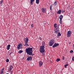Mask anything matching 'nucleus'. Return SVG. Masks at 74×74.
Here are the masks:
<instances>
[{
    "label": "nucleus",
    "mask_w": 74,
    "mask_h": 74,
    "mask_svg": "<svg viewBox=\"0 0 74 74\" xmlns=\"http://www.w3.org/2000/svg\"><path fill=\"white\" fill-rule=\"evenodd\" d=\"M33 48H34L29 47L26 49L25 51L27 55L30 56H33L34 55V54H33Z\"/></svg>",
    "instance_id": "1"
},
{
    "label": "nucleus",
    "mask_w": 74,
    "mask_h": 74,
    "mask_svg": "<svg viewBox=\"0 0 74 74\" xmlns=\"http://www.w3.org/2000/svg\"><path fill=\"white\" fill-rule=\"evenodd\" d=\"M45 46L44 45H42L40 47L39 51L40 53H44L45 52Z\"/></svg>",
    "instance_id": "2"
},
{
    "label": "nucleus",
    "mask_w": 74,
    "mask_h": 74,
    "mask_svg": "<svg viewBox=\"0 0 74 74\" xmlns=\"http://www.w3.org/2000/svg\"><path fill=\"white\" fill-rule=\"evenodd\" d=\"M55 43V40L53 39L50 40V41L49 42V45L50 47H51Z\"/></svg>",
    "instance_id": "3"
},
{
    "label": "nucleus",
    "mask_w": 74,
    "mask_h": 74,
    "mask_svg": "<svg viewBox=\"0 0 74 74\" xmlns=\"http://www.w3.org/2000/svg\"><path fill=\"white\" fill-rule=\"evenodd\" d=\"M28 58H27V61H31L33 59V57L32 56H28Z\"/></svg>",
    "instance_id": "4"
},
{
    "label": "nucleus",
    "mask_w": 74,
    "mask_h": 74,
    "mask_svg": "<svg viewBox=\"0 0 74 74\" xmlns=\"http://www.w3.org/2000/svg\"><path fill=\"white\" fill-rule=\"evenodd\" d=\"M71 34V31H68L67 32V37H70Z\"/></svg>",
    "instance_id": "5"
},
{
    "label": "nucleus",
    "mask_w": 74,
    "mask_h": 74,
    "mask_svg": "<svg viewBox=\"0 0 74 74\" xmlns=\"http://www.w3.org/2000/svg\"><path fill=\"white\" fill-rule=\"evenodd\" d=\"M22 48V45L21 44H18L17 46V49L19 50V49H21Z\"/></svg>",
    "instance_id": "6"
},
{
    "label": "nucleus",
    "mask_w": 74,
    "mask_h": 74,
    "mask_svg": "<svg viewBox=\"0 0 74 74\" xmlns=\"http://www.w3.org/2000/svg\"><path fill=\"white\" fill-rule=\"evenodd\" d=\"M43 13H45L46 12V11L47 10L45 8H43L41 9Z\"/></svg>",
    "instance_id": "7"
},
{
    "label": "nucleus",
    "mask_w": 74,
    "mask_h": 74,
    "mask_svg": "<svg viewBox=\"0 0 74 74\" xmlns=\"http://www.w3.org/2000/svg\"><path fill=\"white\" fill-rule=\"evenodd\" d=\"M39 67H41L42 66V64H43V62L41 61H40L39 62Z\"/></svg>",
    "instance_id": "8"
},
{
    "label": "nucleus",
    "mask_w": 74,
    "mask_h": 74,
    "mask_svg": "<svg viewBox=\"0 0 74 74\" xmlns=\"http://www.w3.org/2000/svg\"><path fill=\"white\" fill-rule=\"evenodd\" d=\"M59 43H55L54 45L53 46V48H55V47H56L57 46H59Z\"/></svg>",
    "instance_id": "9"
},
{
    "label": "nucleus",
    "mask_w": 74,
    "mask_h": 74,
    "mask_svg": "<svg viewBox=\"0 0 74 74\" xmlns=\"http://www.w3.org/2000/svg\"><path fill=\"white\" fill-rule=\"evenodd\" d=\"M24 41H25V42H29V38H25Z\"/></svg>",
    "instance_id": "10"
},
{
    "label": "nucleus",
    "mask_w": 74,
    "mask_h": 74,
    "mask_svg": "<svg viewBox=\"0 0 74 74\" xmlns=\"http://www.w3.org/2000/svg\"><path fill=\"white\" fill-rule=\"evenodd\" d=\"M61 12H62V10H60L57 12V14H60Z\"/></svg>",
    "instance_id": "11"
},
{
    "label": "nucleus",
    "mask_w": 74,
    "mask_h": 74,
    "mask_svg": "<svg viewBox=\"0 0 74 74\" xmlns=\"http://www.w3.org/2000/svg\"><path fill=\"white\" fill-rule=\"evenodd\" d=\"M10 47H11V45H8L7 47V50H9L10 49Z\"/></svg>",
    "instance_id": "12"
},
{
    "label": "nucleus",
    "mask_w": 74,
    "mask_h": 74,
    "mask_svg": "<svg viewBox=\"0 0 74 74\" xmlns=\"http://www.w3.org/2000/svg\"><path fill=\"white\" fill-rule=\"evenodd\" d=\"M61 35L60 33L58 32L57 34V36L58 38H59V36H61Z\"/></svg>",
    "instance_id": "13"
},
{
    "label": "nucleus",
    "mask_w": 74,
    "mask_h": 74,
    "mask_svg": "<svg viewBox=\"0 0 74 74\" xmlns=\"http://www.w3.org/2000/svg\"><path fill=\"white\" fill-rule=\"evenodd\" d=\"M13 69V66L12 65H10L9 68V70H12Z\"/></svg>",
    "instance_id": "14"
},
{
    "label": "nucleus",
    "mask_w": 74,
    "mask_h": 74,
    "mask_svg": "<svg viewBox=\"0 0 74 74\" xmlns=\"http://www.w3.org/2000/svg\"><path fill=\"white\" fill-rule=\"evenodd\" d=\"M54 27L55 28H56V27H57L58 26V24H57L55 23L54 24Z\"/></svg>",
    "instance_id": "15"
},
{
    "label": "nucleus",
    "mask_w": 74,
    "mask_h": 74,
    "mask_svg": "<svg viewBox=\"0 0 74 74\" xmlns=\"http://www.w3.org/2000/svg\"><path fill=\"white\" fill-rule=\"evenodd\" d=\"M3 0H1V1H0V5H1V6H2V5H3Z\"/></svg>",
    "instance_id": "16"
},
{
    "label": "nucleus",
    "mask_w": 74,
    "mask_h": 74,
    "mask_svg": "<svg viewBox=\"0 0 74 74\" xmlns=\"http://www.w3.org/2000/svg\"><path fill=\"white\" fill-rule=\"evenodd\" d=\"M33 1H34V0H30V2L31 5H33Z\"/></svg>",
    "instance_id": "17"
},
{
    "label": "nucleus",
    "mask_w": 74,
    "mask_h": 74,
    "mask_svg": "<svg viewBox=\"0 0 74 74\" xmlns=\"http://www.w3.org/2000/svg\"><path fill=\"white\" fill-rule=\"evenodd\" d=\"M63 15H60V17H59V18L60 19H63Z\"/></svg>",
    "instance_id": "18"
},
{
    "label": "nucleus",
    "mask_w": 74,
    "mask_h": 74,
    "mask_svg": "<svg viewBox=\"0 0 74 74\" xmlns=\"http://www.w3.org/2000/svg\"><path fill=\"white\" fill-rule=\"evenodd\" d=\"M57 4V1H55L53 3L54 6H56Z\"/></svg>",
    "instance_id": "19"
},
{
    "label": "nucleus",
    "mask_w": 74,
    "mask_h": 74,
    "mask_svg": "<svg viewBox=\"0 0 74 74\" xmlns=\"http://www.w3.org/2000/svg\"><path fill=\"white\" fill-rule=\"evenodd\" d=\"M36 4H39V3H40V0H36Z\"/></svg>",
    "instance_id": "20"
},
{
    "label": "nucleus",
    "mask_w": 74,
    "mask_h": 74,
    "mask_svg": "<svg viewBox=\"0 0 74 74\" xmlns=\"http://www.w3.org/2000/svg\"><path fill=\"white\" fill-rule=\"evenodd\" d=\"M24 46H29V45L27 43V42H25V45Z\"/></svg>",
    "instance_id": "21"
},
{
    "label": "nucleus",
    "mask_w": 74,
    "mask_h": 74,
    "mask_svg": "<svg viewBox=\"0 0 74 74\" xmlns=\"http://www.w3.org/2000/svg\"><path fill=\"white\" fill-rule=\"evenodd\" d=\"M23 52V51L22 50H19L18 52V53L21 54V53H22Z\"/></svg>",
    "instance_id": "22"
},
{
    "label": "nucleus",
    "mask_w": 74,
    "mask_h": 74,
    "mask_svg": "<svg viewBox=\"0 0 74 74\" xmlns=\"http://www.w3.org/2000/svg\"><path fill=\"white\" fill-rule=\"evenodd\" d=\"M69 66V64H66V65H64L65 68H67V66Z\"/></svg>",
    "instance_id": "23"
},
{
    "label": "nucleus",
    "mask_w": 74,
    "mask_h": 74,
    "mask_svg": "<svg viewBox=\"0 0 74 74\" xmlns=\"http://www.w3.org/2000/svg\"><path fill=\"white\" fill-rule=\"evenodd\" d=\"M60 24H62V19H60Z\"/></svg>",
    "instance_id": "24"
},
{
    "label": "nucleus",
    "mask_w": 74,
    "mask_h": 74,
    "mask_svg": "<svg viewBox=\"0 0 74 74\" xmlns=\"http://www.w3.org/2000/svg\"><path fill=\"white\" fill-rule=\"evenodd\" d=\"M10 61V60H9V59H6V62H8L9 61Z\"/></svg>",
    "instance_id": "25"
},
{
    "label": "nucleus",
    "mask_w": 74,
    "mask_h": 74,
    "mask_svg": "<svg viewBox=\"0 0 74 74\" xmlns=\"http://www.w3.org/2000/svg\"><path fill=\"white\" fill-rule=\"evenodd\" d=\"M52 5H51V6H50V10H52Z\"/></svg>",
    "instance_id": "26"
},
{
    "label": "nucleus",
    "mask_w": 74,
    "mask_h": 74,
    "mask_svg": "<svg viewBox=\"0 0 74 74\" xmlns=\"http://www.w3.org/2000/svg\"><path fill=\"white\" fill-rule=\"evenodd\" d=\"M42 53V56L43 57H44L45 56V53Z\"/></svg>",
    "instance_id": "27"
},
{
    "label": "nucleus",
    "mask_w": 74,
    "mask_h": 74,
    "mask_svg": "<svg viewBox=\"0 0 74 74\" xmlns=\"http://www.w3.org/2000/svg\"><path fill=\"white\" fill-rule=\"evenodd\" d=\"M59 28H58V29H55V30H54V31H56L57 32H59Z\"/></svg>",
    "instance_id": "28"
},
{
    "label": "nucleus",
    "mask_w": 74,
    "mask_h": 74,
    "mask_svg": "<svg viewBox=\"0 0 74 74\" xmlns=\"http://www.w3.org/2000/svg\"><path fill=\"white\" fill-rule=\"evenodd\" d=\"M3 73L4 72H3V71H1V72H0L1 74H3Z\"/></svg>",
    "instance_id": "29"
},
{
    "label": "nucleus",
    "mask_w": 74,
    "mask_h": 74,
    "mask_svg": "<svg viewBox=\"0 0 74 74\" xmlns=\"http://www.w3.org/2000/svg\"><path fill=\"white\" fill-rule=\"evenodd\" d=\"M60 59H57L56 60V61H57V62H59V61H60Z\"/></svg>",
    "instance_id": "30"
},
{
    "label": "nucleus",
    "mask_w": 74,
    "mask_h": 74,
    "mask_svg": "<svg viewBox=\"0 0 74 74\" xmlns=\"http://www.w3.org/2000/svg\"><path fill=\"white\" fill-rule=\"evenodd\" d=\"M56 28V30H58V29H59V26H58Z\"/></svg>",
    "instance_id": "31"
},
{
    "label": "nucleus",
    "mask_w": 74,
    "mask_h": 74,
    "mask_svg": "<svg viewBox=\"0 0 74 74\" xmlns=\"http://www.w3.org/2000/svg\"><path fill=\"white\" fill-rule=\"evenodd\" d=\"M65 12V11L64 10H62V13H64V12Z\"/></svg>",
    "instance_id": "32"
},
{
    "label": "nucleus",
    "mask_w": 74,
    "mask_h": 74,
    "mask_svg": "<svg viewBox=\"0 0 74 74\" xmlns=\"http://www.w3.org/2000/svg\"><path fill=\"white\" fill-rule=\"evenodd\" d=\"M46 23V22H45V21H44L43 22V23L44 25H45Z\"/></svg>",
    "instance_id": "33"
},
{
    "label": "nucleus",
    "mask_w": 74,
    "mask_h": 74,
    "mask_svg": "<svg viewBox=\"0 0 74 74\" xmlns=\"http://www.w3.org/2000/svg\"><path fill=\"white\" fill-rule=\"evenodd\" d=\"M72 60H73V61H74V56L73 57Z\"/></svg>",
    "instance_id": "34"
},
{
    "label": "nucleus",
    "mask_w": 74,
    "mask_h": 74,
    "mask_svg": "<svg viewBox=\"0 0 74 74\" xmlns=\"http://www.w3.org/2000/svg\"><path fill=\"white\" fill-rule=\"evenodd\" d=\"M70 53H73V51L72 50H71L70 51Z\"/></svg>",
    "instance_id": "35"
},
{
    "label": "nucleus",
    "mask_w": 74,
    "mask_h": 74,
    "mask_svg": "<svg viewBox=\"0 0 74 74\" xmlns=\"http://www.w3.org/2000/svg\"><path fill=\"white\" fill-rule=\"evenodd\" d=\"M31 26L32 27H33V24H32L31 25Z\"/></svg>",
    "instance_id": "36"
},
{
    "label": "nucleus",
    "mask_w": 74,
    "mask_h": 74,
    "mask_svg": "<svg viewBox=\"0 0 74 74\" xmlns=\"http://www.w3.org/2000/svg\"><path fill=\"white\" fill-rule=\"evenodd\" d=\"M39 40H42V38H41V37H39Z\"/></svg>",
    "instance_id": "37"
},
{
    "label": "nucleus",
    "mask_w": 74,
    "mask_h": 74,
    "mask_svg": "<svg viewBox=\"0 0 74 74\" xmlns=\"http://www.w3.org/2000/svg\"><path fill=\"white\" fill-rule=\"evenodd\" d=\"M62 60H64V56L63 58H62Z\"/></svg>",
    "instance_id": "38"
},
{
    "label": "nucleus",
    "mask_w": 74,
    "mask_h": 74,
    "mask_svg": "<svg viewBox=\"0 0 74 74\" xmlns=\"http://www.w3.org/2000/svg\"><path fill=\"white\" fill-rule=\"evenodd\" d=\"M55 33H56V34H57V33H58V31H55Z\"/></svg>",
    "instance_id": "39"
},
{
    "label": "nucleus",
    "mask_w": 74,
    "mask_h": 74,
    "mask_svg": "<svg viewBox=\"0 0 74 74\" xmlns=\"http://www.w3.org/2000/svg\"><path fill=\"white\" fill-rule=\"evenodd\" d=\"M12 73H13V72H12V71H11V74H12Z\"/></svg>",
    "instance_id": "40"
},
{
    "label": "nucleus",
    "mask_w": 74,
    "mask_h": 74,
    "mask_svg": "<svg viewBox=\"0 0 74 74\" xmlns=\"http://www.w3.org/2000/svg\"><path fill=\"white\" fill-rule=\"evenodd\" d=\"M43 45H45V42H43Z\"/></svg>",
    "instance_id": "41"
},
{
    "label": "nucleus",
    "mask_w": 74,
    "mask_h": 74,
    "mask_svg": "<svg viewBox=\"0 0 74 74\" xmlns=\"http://www.w3.org/2000/svg\"><path fill=\"white\" fill-rule=\"evenodd\" d=\"M12 53L11 52L9 54V55H11V53Z\"/></svg>",
    "instance_id": "42"
},
{
    "label": "nucleus",
    "mask_w": 74,
    "mask_h": 74,
    "mask_svg": "<svg viewBox=\"0 0 74 74\" xmlns=\"http://www.w3.org/2000/svg\"><path fill=\"white\" fill-rule=\"evenodd\" d=\"M2 71H4V68H3L2 69Z\"/></svg>",
    "instance_id": "43"
},
{
    "label": "nucleus",
    "mask_w": 74,
    "mask_h": 74,
    "mask_svg": "<svg viewBox=\"0 0 74 74\" xmlns=\"http://www.w3.org/2000/svg\"><path fill=\"white\" fill-rule=\"evenodd\" d=\"M24 57H23V58H22V60H23V59H24Z\"/></svg>",
    "instance_id": "44"
}]
</instances>
